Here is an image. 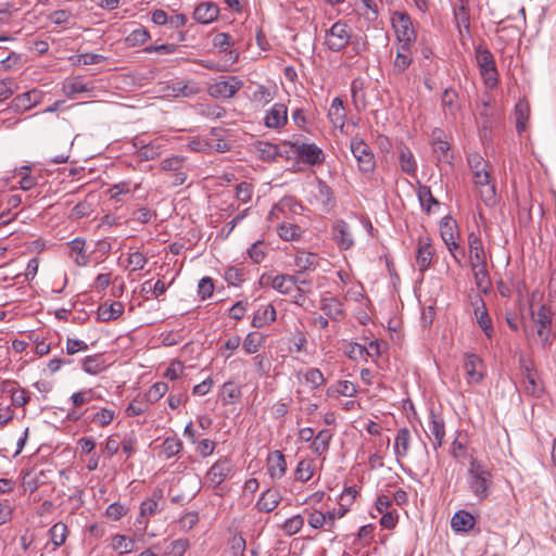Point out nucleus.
<instances>
[{
	"label": "nucleus",
	"instance_id": "f257e3e1",
	"mask_svg": "<svg viewBox=\"0 0 556 556\" xmlns=\"http://www.w3.org/2000/svg\"><path fill=\"white\" fill-rule=\"evenodd\" d=\"M280 157L290 162L288 170H300V164L309 166H319L325 162V153L321 148L313 142L303 141L300 138L294 141H283L280 143Z\"/></svg>",
	"mask_w": 556,
	"mask_h": 556
},
{
	"label": "nucleus",
	"instance_id": "f03ea898",
	"mask_svg": "<svg viewBox=\"0 0 556 556\" xmlns=\"http://www.w3.org/2000/svg\"><path fill=\"white\" fill-rule=\"evenodd\" d=\"M468 165L472 173L473 184L485 205L492 206L496 202V189L491 179L489 164L478 153L468 155Z\"/></svg>",
	"mask_w": 556,
	"mask_h": 556
},
{
	"label": "nucleus",
	"instance_id": "7ed1b4c3",
	"mask_svg": "<svg viewBox=\"0 0 556 556\" xmlns=\"http://www.w3.org/2000/svg\"><path fill=\"white\" fill-rule=\"evenodd\" d=\"M466 483L472 495L482 502L486 500L493 488V475L490 468L477 458H470Z\"/></svg>",
	"mask_w": 556,
	"mask_h": 556
},
{
	"label": "nucleus",
	"instance_id": "20e7f679",
	"mask_svg": "<svg viewBox=\"0 0 556 556\" xmlns=\"http://www.w3.org/2000/svg\"><path fill=\"white\" fill-rule=\"evenodd\" d=\"M476 61L485 86L494 88L498 83V74L492 53L480 46L476 49Z\"/></svg>",
	"mask_w": 556,
	"mask_h": 556
},
{
	"label": "nucleus",
	"instance_id": "39448f33",
	"mask_svg": "<svg viewBox=\"0 0 556 556\" xmlns=\"http://www.w3.org/2000/svg\"><path fill=\"white\" fill-rule=\"evenodd\" d=\"M392 26L400 45L412 46L416 40V33L410 17L403 12H395L392 16Z\"/></svg>",
	"mask_w": 556,
	"mask_h": 556
},
{
	"label": "nucleus",
	"instance_id": "423d86ee",
	"mask_svg": "<svg viewBox=\"0 0 556 556\" xmlns=\"http://www.w3.org/2000/svg\"><path fill=\"white\" fill-rule=\"evenodd\" d=\"M440 235L448 252L451 253L455 262L459 264L460 258L456 254V252L459 250V233L457 230V224L452 217L445 216L441 219Z\"/></svg>",
	"mask_w": 556,
	"mask_h": 556
},
{
	"label": "nucleus",
	"instance_id": "0eeeda50",
	"mask_svg": "<svg viewBox=\"0 0 556 556\" xmlns=\"http://www.w3.org/2000/svg\"><path fill=\"white\" fill-rule=\"evenodd\" d=\"M351 36L350 26L339 21L327 30L325 43L330 50L340 51L349 43Z\"/></svg>",
	"mask_w": 556,
	"mask_h": 556
},
{
	"label": "nucleus",
	"instance_id": "6e6552de",
	"mask_svg": "<svg viewBox=\"0 0 556 556\" xmlns=\"http://www.w3.org/2000/svg\"><path fill=\"white\" fill-rule=\"evenodd\" d=\"M351 151L357 161L358 169L363 174H370L374 172L376 166L374 154L363 140L353 138L351 140Z\"/></svg>",
	"mask_w": 556,
	"mask_h": 556
},
{
	"label": "nucleus",
	"instance_id": "1a4fd4ad",
	"mask_svg": "<svg viewBox=\"0 0 556 556\" xmlns=\"http://www.w3.org/2000/svg\"><path fill=\"white\" fill-rule=\"evenodd\" d=\"M243 81L236 76L225 77L211 84L207 88V92L214 98H232L241 88Z\"/></svg>",
	"mask_w": 556,
	"mask_h": 556
},
{
	"label": "nucleus",
	"instance_id": "9d476101",
	"mask_svg": "<svg viewBox=\"0 0 556 556\" xmlns=\"http://www.w3.org/2000/svg\"><path fill=\"white\" fill-rule=\"evenodd\" d=\"M162 90L167 97L190 98L198 94L201 91V88L192 80H172L168 81Z\"/></svg>",
	"mask_w": 556,
	"mask_h": 556
},
{
	"label": "nucleus",
	"instance_id": "9b49d317",
	"mask_svg": "<svg viewBox=\"0 0 556 556\" xmlns=\"http://www.w3.org/2000/svg\"><path fill=\"white\" fill-rule=\"evenodd\" d=\"M427 435L432 441L434 450L442 445L445 435V422L443 417L434 410H431L429 414Z\"/></svg>",
	"mask_w": 556,
	"mask_h": 556
},
{
	"label": "nucleus",
	"instance_id": "f8f14e48",
	"mask_svg": "<svg viewBox=\"0 0 556 556\" xmlns=\"http://www.w3.org/2000/svg\"><path fill=\"white\" fill-rule=\"evenodd\" d=\"M232 466L227 458L218 459L207 471L206 482L212 488H217L230 477Z\"/></svg>",
	"mask_w": 556,
	"mask_h": 556
},
{
	"label": "nucleus",
	"instance_id": "ddd939ff",
	"mask_svg": "<svg viewBox=\"0 0 556 556\" xmlns=\"http://www.w3.org/2000/svg\"><path fill=\"white\" fill-rule=\"evenodd\" d=\"M343 510H332L327 513L315 510L309 514L307 522L315 529L331 530L334 526L336 519L343 517Z\"/></svg>",
	"mask_w": 556,
	"mask_h": 556
},
{
	"label": "nucleus",
	"instance_id": "4468645a",
	"mask_svg": "<svg viewBox=\"0 0 556 556\" xmlns=\"http://www.w3.org/2000/svg\"><path fill=\"white\" fill-rule=\"evenodd\" d=\"M466 379L469 384L479 383L484 378L482 359L476 354H467L464 362Z\"/></svg>",
	"mask_w": 556,
	"mask_h": 556
},
{
	"label": "nucleus",
	"instance_id": "2eb2a0df",
	"mask_svg": "<svg viewBox=\"0 0 556 556\" xmlns=\"http://www.w3.org/2000/svg\"><path fill=\"white\" fill-rule=\"evenodd\" d=\"M469 250V265L488 262V252L480 233L471 231L467 238Z\"/></svg>",
	"mask_w": 556,
	"mask_h": 556
},
{
	"label": "nucleus",
	"instance_id": "dca6fc26",
	"mask_svg": "<svg viewBox=\"0 0 556 556\" xmlns=\"http://www.w3.org/2000/svg\"><path fill=\"white\" fill-rule=\"evenodd\" d=\"M43 93L38 89L28 90L16 96L12 101V108L16 112H25L42 101Z\"/></svg>",
	"mask_w": 556,
	"mask_h": 556
},
{
	"label": "nucleus",
	"instance_id": "f3484780",
	"mask_svg": "<svg viewBox=\"0 0 556 556\" xmlns=\"http://www.w3.org/2000/svg\"><path fill=\"white\" fill-rule=\"evenodd\" d=\"M433 247L431 244V240L428 237H422L418 240V249L416 253V264L418 270L422 274L425 273L431 265L432 256H433Z\"/></svg>",
	"mask_w": 556,
	"mask_h": 556
},
{
	"label": "nucleus",
	"instance_id": "a211bd4d",
	"mask_svg": "<svg viewBox=\"0 0 556 556\" xmlns=\"http://www.w3.org/2000/svg\"><path fill=\"white\" fill-rule=\"evenodd\" d=\"M68 255L79 267H85L90 262V255L86 250V241L81 238H75L67 243Z\"/></svg>",
	"mask_w": 556,
	"mask_h": 556
},
{
	"label": "nucleus",
	"instance_id": "6ab92c4d",
	"mask_svg": "<svg viewBox=\"0 0 556 556\" xmlns=\"http://www.w3.org/2000/svg\"><path fill=\"white\" fill-rule=\"evenodd\" d=\"M472 305L475 306L473 313L479 327L488 338H491L493 334V326L483 300L480 296H477L475 302H472Z\"/></svg>",
	"mask_w": 556,
	"mask_h": 556
},
{
	"label": "nucleus",
	"instance_id": "aec40b11",
	"mask_svg": "<svg viewBox=\"0 0 556 556\" xmlns=\"http://www.w3.org/2000/svg\"><path fill=\"white\" fill-rule=\"evenodd\" d=\"M306 338L304 333L300 330L290 337L283 338V345L287 346L288 355L300 359L302 354H306Z\"/></svg>",
	"mask_w": 556,
	"mask_h": 556
},
{
	"label": "nucleus",
	"instance_id": "412c9836",
	"mask_svg": "<svg viewBox=\"0 0 556 556\" xmlns=\"http://www.w3.org/2000/svg\"><path fill=\"white\" fill-rule=\"evenodd\" d=\"M445 135L442 130H434L432 134L433 152L438 161L451 163L452 155L450 154V143L444 139Z\"/></svg>",
	"mask_w": 556,
	"mask_h": 556
},
{
	"label": "nucleus",
	"instance_id": "4be33fe9",
	"mask_svg": "<svg viewBox=\"0 0 556 556\" xmlns=\"http://www.w3.org/2000/svg\"><path fill=\"white\" fill-rule=\"evenodd\" d=\"M328 118L336 128L343 129L346 121V113L341 98L336 97L328 110Z\"/></svg>",
	"mask_w": 556,
	"mask_h": 556
},
{
	"label": "nucleus",
	"instance_id": "5701e85b",
	"mask_svg": "<svg viewBox=\"0 0 556 556\" xmlns=\"http://www.w3.org/2000/svg\"><path fill=\"white\" fill-rule=\"evenodd\" d=\"M333 239L343 249H350L354 241L349 225L344 220H337L333 224Z\"/></svg>",
	"mask_w": 556,
	"mask_h": 556
},
{
	"label": "nucleus",
	"instance_id": "b1692460",
	"mask_svg": "<svg viewBox=\"0 0 556 556\" xmlns=\"http://www.w3.org/2000/svg\"><path fill=\"white\" fill-rule=\"evenodd\" d=\"M219 9L216 4L211 2L200 3L194 12L193 17L201 24H210L218 17Z\"/></svg>",
	"mask_w": 556,
	"mask_h": 556
},
{
	"label": "nucleus",
	"instance_id": "393cba45",
	"mask_svg": "<svg viewBox=\"0 0 556 556\" xmlns=\"http://www.w3.org/2000/svg\"><path fill=\"white\" fill-rule=\"evenodd\" d=\"M315 200L323 205L324 211H329L333 205V191L321 179H316V187L314 191Z\"/></svg>",
	"mask_w": 556,
	"mask_h": 556
},
{
	"label": "nucleus",
	"instance_id": "a878e982",
	"mask_svg": "<svg viewBox=\"0 0 556 556\" xmlns=\"http://www.w3.org/2000/svg\"><path fill=\"white\" fill-rule=\"evenodd\" d=\"M539 325L538 334L544 343L548 342V330L552 325V312L545 305H541L535 315Z\"/></svg>",
	"mask_w": 556,
	"mask_h": 556
},
{
	"label": "nucleus",
	"instance_id": "bb28decb",
	"mask_svg": "<svg viewBox=\"0 0 556 556\" xmlns=\"http://www.w3.org/2000/svg\"><path fill=\"white\" fill-rule=\"evenodd\" d=\"M488 262L470 264L477 288L482 292H488L491 287V280L488 271Z\"/></svg>",
	"mask_w": 556,
	"mask_h": 556
},
{
	"label": "nucleus",
	"instance_id": "cd10ccee",
	"mask_svg": "<svg viewBox=\"0 0 556 556\" xmlns=\"http://www.w3.org/2000/svg\"><path fill=\"white\" fill-rule=\"evenodd\" d=\"M410 442V431L407 428H401L394 439V453L397 458H405L408 455Z\"/></svg>",
	"mask_w": 556,
	"mask_h": 556
},
{
	"label": "nucleus",
	"instance_id": "c85d7f7f",
	"mask_svg": "<svg viewBox=\"0 0 556 556\" xmlns=\"http://www.w3.org/2000/svg\"><path fill=\"white\" fill-rule=\"evenodd\" d=\"M475 526V518L471 514L465 510L455 513L451 520V527L456 532H466Z\"/></svg>",
	"mask_w": 556,
	"mask_h": 556
},
{
	"label": "nucleus",
	"instance_id": "c756f323",
	"mask_svg": "<svg viewBox=\"0 0 556 556\" xmlns=\"http://www.w3.org/2000/svg\"><path fill=\"white\" fill-rule=\"evenodd\" d=\"M526 377L523 380V391L527 394L539 397L543 392V387L536 376L528 365H525Z\"/></svg>",
	"mask_w": 556,
	"mask_h": 556
},
{
	"label": "nucleus",
	"instance_id": "7c9ffc66",
	"mask_svg": "<svg viewBox=\"0 0 556 556\" xmlns=\"http://www.w3.org/2000/svg\"><path fill=\"white\" fill-rule=\"evenodd\" d=\"M275 318H276L275 306L273 304H267V305L261 306L256 311V313L254 314L252 324L254 327L260 328L270 321H274Z\"/></svg>",
	"mask_w": 556,
	"mask_h": 556
},
{
	"label": "nucleus",
	"instance_id": "2f4dec72",
	"mask_svg": "<svg viewBox=\"0 0 556 556\" xmlns=\"http://www.w3.org/2000/svg\"><path fill=\"white\" fill-rule=\"evenodd\" d=\"M106 368L105 359L101 354L87 356L83 361V369L90 375H97Z\"/></svg>",
	"mask_w": 556,
	"mask_h": 556
},
{
	"label": "nucleus",
	"instance_id": "473e14b6",
	"mask_svg": "<svg viewBox=\"0 0 556 556\" xmlns=\"http://www.w3.org/2000/svg\"><path fill=\"white\" fill-rule=\"evenodd\" d=\"M278 506V490L268 489L263 492L261 498L257 502V507L263 511H271Z\"/></svg>",
	"mask_w": 556,
	"mask_h": 556
},
{
	"label": "nucleus",
	"instance_id": "72a5a7b5",
	"mask_svg": "<svg viewBox=\"0 0 556 556\" xmlns=\"http://www.w3.org/2000/svg\"><path fill=\"white\" fill-rule=\"evenodd\" d=\"M399 163H400L401 169L404 173H406L408 175L415 174V172L417 169V164H416L413 153L410 152V150L408 148L402 147L400 149Z\"/></svg>",
	"mask_w": 556,
	"mask_h": 556
},
{
	"label": "nucleus",
	"instance_id": "f704fd0d",
	"mask_svg": "<svg viewBox=\"0 0 556 556\" xmlns=\"http://www.w3.org/2000/svg\"><path fill=\"white\" fill-rule=\"evenodd\" d=\"M530 116V106L525 101H519L515 108L516 128L519 134L526 130Z\"/></svg>",
	"mask_w": 556,
	"mask_h": 556
},
{
	"label": "nucleus",
	"instance_id": "c9c22d12",
	"mask_svg": "<svg viewBox=\"0 0 556 556\" xmlns=\"http://www.w3.org/2000/svg\"><path fill=\"white\" fill-rule=\"evenodd\" d=\"M458 96L455 90L446 89L442 94V106L445 115L455 116L458 111Z\"/></svg>",
	"mask_w": 556,
	"mask_h": 556
},
{
	"label": "nucleus",
	"instance_id": "e433bc0d",
	"mask_svg": "<svg viewBox=\"0 0 556 556\" xmlns=\"http://www.w3.org/2000/svg\"><path fill=\"white\" fill-rule=\"evenodd\" d=\"M111 547L119 554H129L135 549V541L124 534L112 538Z\"/></svg>",
	"mask_w": 556,
	"mask_h": 556
},
{
	"label": "nucleus",
	"instance_id": "4c0bfd02",
	"mask_svg": "<svg viewBox=\"0 0 556 556\" xmlns=\"http://www.w3.org/2000/svg\"><path fill=\"white\" fill-rule=\"evenodd\" d=\"M124 312L122 302H112L111 304H103L99 308V315L102 320H111L119 317Z\"/></svg>",
	"mask_w": 556,
	"mask_h": 556
},
{
	"label": "nucleus",
	"instance_id": "58836bf2",
	"mask_svg": "<svg viewBox=\"0 0 556 556\" xmlns=\"http://www.w3.org/2000/svg\"><path fill=\"white\" fill-rule=\"evenodd\" d=\"M330 395H342L352 397L357 393V387L349 380L338 381L334 386L328 390Z\"/></svg>",
	"mask_w": 556,
	"mask_h": 556
},
{
	"label": "nucleus",
	"instance_id": "ea45409f",
	"mask_svg": "<svg viewBox=\"0 0 556 556\" xmlns=\"http://www.w3.org/2000/svg\"><path fill=\"white\" fill-rule=\"evenodd\" d=\"M454 17L460 34H463V28L467 31L469 30L470 16L468 9L463 1L454 8Z\"/></svg>",
	"mask_w": 556,
	"mask_h": 556
},
{
	"label": "nucleus",
	"instance_id": "a19ab883",
	"mask_svg": "<svg viewBox=\"0 0 556 556\" xmlns=\"http://www.w3.org/2000/svg\"><path fill=\"white\" fill-rule=\"evenodd\" d=\"M157 510H159V502H157L156 495L153 494V496L151 498H148L141 503L140 514H139V517L137 518V521L139 523H144V526H147V521H143L142 519L149 518V517L155 515Z\"/></svg>",
	"mask_w": 556,
	"mask_h": 556
},
{
	"label": "nucleus",
	"instance_id": "79ce46f5",
	"mask_svg": "<svg viewBox=\"0 0 556 556\" xmlns=\"http://www.w3.org/2000/svg\"><path fill=\"white\" fill-rule=\"evenodd\" d=\"M149 39L150 33L144 27L139 26L125 38V45L130 48L138 47L146 43Z\"/></svg>",
	"mask_w": 556,
	"mask_h": 556
},
{
	"label": "nucleus",
	"instance_id": "37998d69",
	"mask_svg": "<svg viewBox=\"0 0 556 556\" xmlns=\"http://www.w3.org/2000/svg\"><path fill=\"white\" fill-rule=\"evenodd\" d=\"M255 152L257 156L264 161H274L278 155V146L260 141L255 144Z\"/></svg>",
	"mask_w": 556,
	"mask_h": 556
},
{
	"label": "nucleus",
	"instance_id": "c03bdc74",
	"mask_svg": "<svg viewBox=\"0 0 556 556\" xmlns=\"http://www.w3.org/2000/svg\"><path fill=\"white\" fill-rule=\"evenodd\" d=\"M330 440L331 433L329 430L319 431L312 442L314 453L319 456L324 455L328 451Z\"/></svg>",
	"mask_w": 556,
	"mask_h": 556
},
{
	"label": "nucleus",
	"instance_id": "a18cd8bd",
	"mask_svg": "<svg viewBox=\"0 0 556 556\" xmlns=\"http://www.w3.org/2000/svg\"><path fill=\"white\" fill-rule=\"evenodd\" d=\"M409 47L410 46L403 47V45H400L397 49L396 58L394 60V68L397 72L405 71L412 62Z\"/></svg>",
	"mask_w": 556,
	"mask_h": 556
},
{
	"label": "nucleus",
	"instance_id": "49530a36",
	"mask_svg": "<svg viewBox=\"0 0 556 556\" xmlns=\"http://www.w3.org/2000/svg\"><path fill=\"white\" fill-rule=\"evenodd\" d=\"M318 264V256L314 253L301 251L295 256V265L299 269L305 270L315 267Z\"/></svg>",
	"mask_w": 556,
	"mask_h": 556
},
{
	"label": "nucleus",
	"instance_id": "de8ad7c7",
	"mask_svg": "<svg viewBox=\"0 0 556 556\" xmlns=\"http://www.w3.org/2000/svg\"><path fill=\"white\" fill-rule=\"evenodd\" d=\"M418 199L425 211L428 213L431 212L432 206L439 205L437 199L432 195V192L427 186H419L418 188Z\"/></svg>",
	"mask_w": 556,
	"mask_h": 556
},
{
	"label": "nucleus",
	"instance_id": "09e8293b",
	"mask_svg": "<svg viewBox=\"0 0 556 556\" xmlns=\"http://www.w3.org/2000/svg\"><path fill=\"white\" fill-rule=\"evenodd\" d=\"M315 466L312 459H303L298 464L295 478L302 482L308 481L314 475Z\"/></svg>",
	"mask_w": 556,
	"mask_h": 556
},
{
	"label": "nucleus",
	"instance_id": "8fccbe9b",
	"mask_svg": "<svg viewBox=\"0 0 556 556\" xmlns=\"http://www.w3.org/2000/svg\"><path fill=\"white\" fill-rule=\"evenodd\" d=\"M263 342H264V337L261 332H257V331L250 332L243 341V344H242L243 350L248 354L256 353Z\"/></svg>",
	"mask_w": 556,
	"mask_h": 556
},
{
	"label": "nucleus",
	"instance_id": "3c124183",
	"mask_svg": "<svg viewBox=\"0 0 556 556\" xmlns=\"http://www.w3.org/2000/svg\"><path fill=\"white\" fill-rule=\"evenodd\" d=\"M302 229L294 224L282 223L280 224V239L286 241H296L302 237Z\"/></svg>",
	"mask_w": 556,
	"mask_h": 556
},
{
	"label": "nucleus",
	"instance_id": "603ef678",
	"mask_svg": "<svg viewBox=\"0 0 556 556\" xmlns=\"http://www.w3.org/2000/svg\"><path fill=\"white\" fill-rule=\"evenodd\" d=\"M182 448V442L178 438H166L162 444V454L166 458L176 456Z\"/></svg>",
	"mask_w": 556,
	"mask_h": 556
},
{
	"label": "nucleus",
	"instance_id": "864d4df0",
	"mask_svg": "<svg viewBox=\"0 0 556 556\" xmlns=\"http://www.w3.org/2000/svg\"><path fill=\"white\" fill-rule=\"evenodd\" d=\"M141 147L139 150L140 160L149 161L157 157L161 154V146L155 143H144L143 140L139 141Z\"/></svg>",
	"mask_w": 556,
	"mask_h": 556
},
{
	"label": "nucleus",
	"instance_id": "5fc2aeb1",
	"mask_svg": "<svg viewBox=\"0 0 556 556\" xmlns=\"http://www.w3.org/2000/svg\"><path fill=\"white\" fill-rule=\"evenodd\" d=\"M140 187V182L131 184L130 181H121L110 188V194L113 199L118 198L122 194L130 193L136 191Z\"/></svg>",
	"mask_w": 556,
	"mask_h": 556
},
{
	"label": "nucleus",
	"instance_id": "6e6d98bb",
	"mask_svg": "<svg viewBox=\"0 0 556 556\" xmlns=\"http://www.w3.org/2000/svg\"><path fill=\"white\" fill-rule=\"evenodd\" d=\"M115 418V410L110 408H101L91 418V421L100 427L110 425Z\"/></svg>",
	"mask_w": 556,
	"mask_h": 556
},
{
	"label": "nucleus",
	"instance_id": "4d7b16f0",
	"mask_svg": "<svg viewBox=\"0 0 556 556\" xmlns=\"http://www.w3.org/2000/svg\"><path fill=\"white\" fill-rule=\"evenodd\" d=\"M304 523V519L301 515H294L288 518L285 523L282 525V530L288 535H293L298 533Z\"/></svg>",
	"mask_w": 556,
	"mask_h": 556
},
{
	"label": "nucleus",
	"instance_id": "13d9d810",
	"mask_svg": "<svg viewBox=\"0 0 556 556\" xmlns=\"http://www.w3.org/2000/svg\"><path fill=\"white\" fill-rule=\"evenodd\" d=\"M67 528L64 523H55L50 529L51 541L55 546L62 545L66 540Z\"/></svg>",
	"mask_w": 556,
	"mask_h": 556
},
{
	"label": "nucleus",
	"instance_id": "bf43d9fd",
	"mask_svg": "<svg viewBox=\"0 0 556 556\" xmlns=\"http://www.w3.org/2000/svg\"><path fill=\"white\" fill-rule=\"evenodd\" d=\"M94 399V392L92 389H85L79 392L73 393L71 402L75 407H79L84 404L90 403Z\"/></svg>",
	"mask_w": 556,
	"mask_h": 556
},
{
	"label": "nucleus",
	"instance_id": "052dcab7",
	"mask_svg": "<svg viewBox=\"0 0 556 556\" xmlns=\"http://www.w3.org/2000/svg\"><path fill=\"white\" fill-rule=\"evenodd\" d=\"M303 210L302 205L293 197H283L280 199V212L300 214Z\"/></svg>",
	"mask_w": 556,
	"mask_h": 556
},
{
	"label": "nucleus",
	"instance_id": "680f3d73",
	"mask_svg": "<svg viewBox=\"0 0 556 556\" xmlns=\"http://www.w3.org/2000/svg\"><path fill=\"white\" fill-rule=\"evenodd\" d=\"M351 94L353 102L356 106L358 104H364L365 101V92H364V83L361 79H354L351 84Z\"/></svg>",
	"mask_w": 556,
	"mask_h": 556
},
{
	"label": "nucleus",
	"instance_id": "e2e57ef3",
	"mask_svg": "<svg viewBox=\"0 0 556 556\" xmlns=\"http://www.w3.org/2000/svg\"><path fill=\"white\" fill-rule=\"evenodd\" d=\"M148 262V258L141 252H132L127 257V266L131 268V270H140L142 269Z\"/></svg>",
	"mask_w": 556,
	"mask_h": 556
},
{
	"label": "nucleus",
	"instance_id": "0e129e2a",
	"mask_svg": "<svg viewBox=\"0 0 556 556\" xmlns=\"http://www.w3.org/2000/svg\"><path fill=\"white\" fill-rule=\"evenodd\" d=\"M214 292L213 279L210 277L202 278L198 283V294L201 300H206L212 296Z\"/></svg>",
	"mask_w": 556,
	"mask_h": 556
},
{
	"label": "nucleus",
	"instance_id": "69168bd1",
	"mask_svg": "<svg viewBox=\"0 0 556 556\" xmlns=\"http://www.w3.org/2000/svg\"><path fill=\"white\" fill-rule=\"evenodd\" d=\"M253 194V187L249 182H241L236 188V198L242 202L248 203L251 201Z\"/></svg>",
	"mask_w": 556,
	"mask_h": 556
},
{
	"label": "nucleus",
	"instance_id": "338daca9",
	"mask_svg": "<svg viewBox=\"0 0 556 556\" xmlns=\"http://www.w3.org/2000/svg\"><path fill=\"white\" fill-rule=\"evenodd\" d=\"M168 390L167 383L165 382H155L148 392V399L151 402L159 401Z\"/></svg>",
	"mask_w": 556,
	"mask_h": 556
},
{
	"label": "nucleus",
	"instance_id": "774afa93",
	"mask_svg": "<svg viewBox=\"0 0 556 556\" xmlns=\"http://www.w3.org/2000/svg\"><path fill=\"white\" fill-rule=\"evenodd\" d=\"M232 45L230 35L226 33H218L213 38V46L219 51H227Z\"/></svg>",
	"mask_w": 556,
	"mask_h": 556
}]
</instances>
